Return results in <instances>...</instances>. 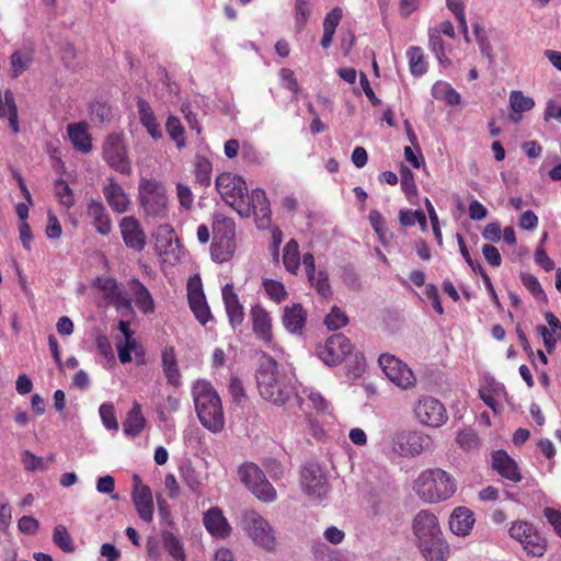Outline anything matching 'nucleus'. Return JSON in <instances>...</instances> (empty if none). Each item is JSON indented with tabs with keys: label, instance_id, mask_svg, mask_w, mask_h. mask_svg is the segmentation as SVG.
<instances>
[{
	"label": "nucleus",
	"instance_id": "obj_20",
	"mask_svg": "<svg viewBox=\"0 0 561 561\" xmlns=\"http://www.w3.org/2000/svg\"><path fill=\"white\" fill-rule=\"evenodd\" d=\"M121 234L125 245L140 252L147 244V238L138 219L133 216L124 217L119 222Z\"/></svg>",
	"mask_w": 561,
	"mask_h": 561
},
{
	"label": "nucleus",
	"instance_id": "obj_5",
	"mask_svg": "<svg viewBox=\"0 0 561 561\" xmlns=\"http://www.w3.org/2000/svg\"><path fill=\"white\" fill-rule=\"evenodd\" d=\"M238 525L254 546L268 552L276 549L278 545L276 533L271 523L257 511L252 508L242 511Z\"/></svg>",
	"mask_w": 561,
	"mask_h": 561
},
{
	"label": "nucleus",
	"instance_id": "obj_17",
	"mask_svg": "<svg viewBox=\"0 0 561 561\" xmlns=\"http://www.w3.org/2000/svg\"><path fill=\"white\" fill-rule=\"evenodd\" d=\"M131 480V501L137 514L141 520L150 523L154 512L152 491L147 484L142 483L139 474L135 473Z\"/></svg>",
	"mask_w": 561,
	"mask_h": 561
},
{
	"label": "nucleus",
	"instance_id": "obj_14",
	"mask_svg": "<svg viewBox=\"0 0 561 561\" xmlns=\"http://www.w3.org/2000/svg\"><path fill=\"white\" fill-rule=\"evenodd\" d=\"M431 447V437L421 432H402L392 438V449L401 457H415Z\"/></svg>",
	"mask_w": 561,
	"mask_h": 561
},
{
	"label": "nucleus",
	"instance_id": "obj_61",
	"mask_svg": "<svg viewBox=\"0 0 561 561\" xmlns=\"http://www.w3.org/2000/svg\"><path fill=\"white\" fill-rule=\"evenodd\" d=\"M114 489H115V479L112 476L107 474V476H104V477H101L98 479V481H96L98 492L103 493V494H112V499L117 500L118 495L113 494Z\"/></svg>",
	"mask_w": 561,
	"mask_h": 561
},
{
	"label": "nucleus",
	"instance_id": "obj_48",
	"mask_svg": "<svg viewBox=\"0 0 561 561\" xmlns=\"http://www.w3.org/2000/svg\"><path fill=\"white\" fill-rule=\"evenodd\" d=\"M263 287H264L266 295L277 304L285 300L288 296L284 284L278 280L264 279Z\"/></svg>",
	"mask_w": 561,
	"mask_h": 561
},
{
	"label": "nucleus",
	"instance_id": "obj_53",
	"mask_svg": "<svg viewBox=\"0 0 561 561\" xmlns=\"http://www.w3.org/2000/svg\"><path fill=\"white\" fill-rule=\"evenodd\" d=\"M456 442L463 450L467 451L477 449L480 444L477 433L471 428L460 431L456 437Z\"/></svg>",
	"mask_w": 561,
	"mask_h": 561
},
{
	"label": "nucleus",
	"instance_id": "obj_56",
	"mask_svg": "<svg viewBox=\"0 0 561 561\" xmlns=\"http://www.w3.org/2000/svg\"><path fill=\"white\" fill-rule=\"evenodd\" d=\"M91 118L98 123H106L111 119V107L106 103L95 102L90 106Z\"/></svg>",
	"mask_w": 561,
	"mask_h": 561
},
{
	"label": "nucleus",
	"instance_id": "obj_6",
	"mask_svg": "<svg viewBox=\"0 0 561 561\" xmlns=\"http://www.w3.org/2000/svg\"><path fill=\"white\" fill-rule=\"evenodd\" d=\"M138 198L144 213L154 219H165L169 213V197L165 186L156 179L141 178Z\"/></svg>",
	"mask_w": 561,
	"mask_h": 561
},
{
	"label": "nucleus",
	"instance_id": "obj_37",
	"mask_svg": "<svg viewBox=\"0 0 561 561\" xmlns=\"http://www.w3.org/2000/svg\"><path fill=\"white\" fill-rule=\"evenodd\" d=\"M236 242L234 240L213 239L211 244V259L218 263L228 262L234 254Z\"/></svg>",
	"mask_w": 561,
	"mask_h": 561
},
{
	"label": "nucleus",
	"instance_id": "obj_32",
	"mask_svg": "<svg viewBox=\"0 0 561 561\" xmlns=\"http://www.w3.org/2000/svg\"><path fill=\"white\" fill-rule=\"evenodd\" d=\"M138 114L141 125L146 128L147 133L156 140L162 138V131L157 117L150 106L145 100H138Z\"/></svg>",
	"mask_w": 561,
	"mask_h": 561
},
{
	"label": "nucleus",
	"instance_id": "obj_63",
	"mask_svg": "<svg viewBox=\"0 0 561 561\" xmlns=\"http://www.w3.org/2000/svg\"><path fill=\"white\" fill-rule=\"evenodd\" d=\"M11 68L13 77H19L23 71L26 70L28 59L25 58L21 51H14L11 55Z\"/></svg>",
	"mask_w": 561,
	"mask_h": 561
},
{
	"label": "nucleus",
	"instance_id": "obj_7",
	"mask_svg": "<svg viewBox=\"0 0 561 561\" xmlns=\"http://www.w3.org/2000/svg\"><path fill=\"white\" fill-rule=\"evenodd\" d=\"M240 481L261 502L273 503L277 499L276 489L266 479L263 470L254 462H244L238 469Z\"/></svg>",
	"mask_w": 561,
	"mask_h": 561
},
{
	"label": "nucleus",
	"instance_id": "obj_45",
	"mask_svg": "<svg viewBox=\"0 0 561 561\" xmlns=\"http://www.w3.org/2000/svg\"><path fill=\"white\" fill-rule=\"evenodd\" d=\"M307 278L321 297L329 298L332 296V289L329 284V275L325 270L316 271L313 274L307 275Z\"/></svg>",
	"mask_w": 561,
	"mask_h": 561
},
{
	"label": "nucleus",
	"instance_id": "obj_42",
	"mask_svg": "<svg viewBox=\"0 0 561 561\" xmlns=\"http://www.w3.org/2000/svg\"><path fill=\"white\" fill-rule=\"evenodd\" d=\"M432 94L437 100H444L449 105L460 103V94L447 82L438 81L432 88Z\"/></svg>",
	"mask_w": 561,
	"mask_h": 561
},
{
	"label": "nucleus",
	"instance_id": "obj_54",
	"mask_svg": "<svg viewBox=\"0 0 561 561\" xmlns=\"http://www.w3.org/2000/svg\"><path fill=\"white\" fill-rule=\"evenodd\" d=\"M346 314L337 307H333L331 312L327 316L324 323L329 330H339L347 324Z\"/></svg>",
	"mask_w": 561,
	"mask_h": 561
},
{
	"label": "nucleus",
	"instance_id": "obj_41",
	"mask_svg": "<svg viewBox=\"0 0 561 561\" xmlns=\"http://www.w3.org/2000/svg\"><path fill=\"white\" fill-rule=\"evenodd\" d=\"M162 543L174 561H186L183 543L173 533L163 531Z\"/></svg>",
	"mask_w": 561,
	"mask_h": 561
},
{
	"label": "nucleus",
	"instance_id": "obj_19",
	"mask_svg": "<svg viewBox=\"0 0 561 561\" xmlns=\"http://www.w3.org/2000/svg\"><path fill=\"white\" fill-rule=\"evenodd\" d=\"M187 299L195 318L205 325L211 319V312L198 275H194L187 282Z\"/></svg>",
	"mask_w": 561,
	"mask_h": 561
},
{
	"label": "nucleus",
	"instance_id": "obj_8",
	"mask_svg": "<svg viewBox=\"0 0 561 561\" xmlns=\"http://www.w3.org/2000/svg\"><path fill=\"white\" fill-rule=\"evenodd\" d=\"M237 213L248 218L254 216L259 229H267L272 222V211L270 201L262 188H254L247 192L244 199L238 206Z\"/></svg>",
	"mask_w": 561,
	"mask_h": 561
},
{
	"label": "nucleus",
	"instance_id": "obj_35",
	"mask_svg": "<svg viewBox=\"0 0 561 561\" xmlns=\"http://www.w3.org/2000/svg\"><path fill=\"white\" fill-rule=\"evenodd\" d=\"M131 289L135 297V304L138 309L144 313H152L154 311V301L147 287L139 280L135 279L133 280Z\"/></svg>",
	"mask_w": 561,
	"mask_h": 561
},
{
	"label": "nucleus",
	"instance_id": "obj_3",
	"mask_svg": "<svg viewBox=\"0 0 561 561\" xmlns=\"http://www.w3.org/2000/svg\"><path fill=\"white\" fill-rule=\"evenodd\" d=\"M192 396L201 424L213 433L220 432L225 425V416L221 400L211 383L197 380L192 386Z\"/></svg>",
	"mask_w": 561,
	"mask_h": 561
},
{
	"label": "nucleus",
	"instance_id": "obj_57",
	"mask_svg": "<svg viewBox=\"0 0 561 561\" xmlns=\"http://www.w3.org/2000/svg\"><path fill=\"white\" fill-rule=\"evenodd\" d=\"M21 461L27 471L46 470L43 458L30 450H24L21 454Z\"/></svg>",
	"mask_w": 561,
	"mask_h": 561
},
{
	"label": "nucleus",
	"instance_id": "obj_15",
	"mask_svg": "<svg viewBox=\"0 0 561 561\" xmlns=\"http://www.w3.org/2000/svg\"><path fill=\"white\" fill-rule=\"evenodd\" d=\"M414 413L420 423L439 427L447 421L444 404L433 397H422L414 408Z\"/></svg>",
	"mask_w": 561,
	"mask_h": 561
},
{
	"label": "nucleus",
	"instance_id": "obj_58",
	"mask_svg": "<svg viewBox=\"0 0 561 561\" xmlns=\"http://www.w3.org/2000/svg\"><path fill=\"white\" fill-rule=\"evenodd\" d=\"M542 514L558 537L561 538V510L556 507H545Z\"/></svg>",
	"mask_w": 561,
	"mask_h": 561
},
{
	"label": "nucleus",
	"instance_id": "obj_36",
	"mask_svg": "<svg viewBox=\"0 0 561 561\" xmlns=\"http://www.w3.org/2000/svg\"><path fill=\"white\" fill-rule=\"evenodd\" d=\"M145 426V417L141 413V407L138 402H134L133 409L128 412L123 424L126 435L135 437L140 434Z\"/></svg>",
	"mask_w": 561,
	"mask_h": 561
},
{
	"label": "nucleus",
	"instance_id": "obj_29",
	"mask_svg": "<svg viewBox=\"0 0 561 561\" xmlns=\"http://www.w3.org/2000/svg\"><path fill=\"white\" fill-rule=\"evenodd\" d=\"M473 523L472 512L461 506L453 511L449 518V528L457 536H466L471 530Z\"/></svg>",
	"mask_w": 561,
	"mask_h": 561
},
{
	"label": "nucleus",
	"instance_id": "obj_50",
	"mask_svg": "<svg viewBox=\"0 0 561 561\" xmlns=\"http://www.w3.org/2000/svg\"><path fill=\"white\" fill-rule=\"evenodd\" d=\"M346 374L351 379L359 378L366 370V360L363 354H354L345 365Z\"/></svg>",
	"mask_w": 561,
	"mask_h": 561
},
{
	"label": "nucleus",
	"instance_id": "obj_59",
	"mask_svg": "<svg viewBox=\"0 0 561 561\" xmlns=\"http://www.w3.org/2000/svg\"><path fill=\"white\" fill-rule=\"evenodd\" d=\"M55 191L62 205L66 207H71L73 205L75 201L72 197V191L65 181H57L55 184Z\"/></svg>",
	"mask_w": 561,
	"mask_h": 561
},
{
	"label": "nucleus",
	"instance_id": "obj_30",
	"mask_svg": "<svg viewBox=\"0 0 561 561\" xmlns=\"http://www.w3.org/2000/svg\"><path fill=\"white\" fill-rule=\"evenodd\" d=\"M545 318L549 328L539 325L537 330L542 336L547 351L551 352L557 342L561 340V322L552 312H546Z\"/></svg>",
	"mask_w": 561,
	"mask_h": 561
},
{
	"label": "nucleus",
	"instance_id": "obj_60",
	"mask_svg": "<svg viewBox=\"0 0 561 561\" xmlns=\"http://www.w3.org/2000/svg\"><path fill=\"white\" fill-rule=\"evenodd\" d=\"M279 78H280V81H282V84L284 88H286L294 94H297V92L299 90V85H298V82L295 78L293 70H290L288 68H282L279 70Z\"/></svg>",
	"mask_w": 561,
	"mask_h": 561
},
{
	"label": "nucleus",
	"instance_id": "obj_26",
	"mask_svg": "<svg viewBox=\"0 0 561 561\" xmlns=\"http://www.w3.org/2000/svg\"><path fill=\"white\" fill-rule=\"evenodd\" d=\"M307 321V312L301 304L286 306L282 316L284 328L291 334H302Z\"/></svg>",
	"mask_w": 561,
	"mask_h": 561
},
{
	"label": "nucleus",
	"instance_id": "obj_38",
	"mask_svg": "<svg viewBox=\"0 0 561 561\" xmlns=\"http://www.w3.org/2000/svg\"><path fill=\"white\" fill-rule=\"evenodd\" d=\"M174 230L170 225H161L154 234L156 248L160 253L173 252V244L179 247V241L174 239Z\"/></svg>",
	"mask_w": 561,
	"mask_h": 561
},
{
	"label": "nucleus",
	"instance_id": "obj_43",
	"mask_svg": "<svg viewBox=\"0 0 561 561\" xmlns=\"http://www.w3.org/2000/svg\"><path fill=\"white\" fill-rule=\"evenodd\" d=\"M283 263L289 273L296 274L298 271L300 265V255L296 240L291 239L286 243L284 248Z\"/></svg>",
	"mask_w": 561,
	"mask_h": 561
},
{
	"label": "nucleus",
	"instance_id": "obj_47",
	"mask_svg": "<svg viewBox=\"0 0 561 561\" xmlns=\"http://www.w3.org/2000/svg\"><path fill=\"white\" fill-rule=\"evenodd\" d=\"M54 543L64 552L71 553L75 551L73 540L64 525H57L53 531Z\"/></svg>",
	"mask_w": 561,
	"mask_h": 561
},
{
	"label": "nucleus",
	"instance_id": "obj_33",
	"mask_svg": "<svg viewBox=\"0 0 561 561\" xmlns=\"http://www.w3.org/2000/svg\"><path fill=\"white\" fill-rule=\"evenodd\" d=\"M506 396L505 388L502 383L491 380L479 389L480 399L491 408L494 413L500 411V400Z\"/></svg>",
	"mask_w": 561,
	"mask_h": 561
},
{
	"label": "nucleus",
	"instance_id": "obj_31",
	"mask_svg": "<svg viewBox=\"0 0 561 561\" xmlns=\"http://www.w3.org/2000/svg\"><path fill=\"white\" fill-rule=\"evenodd\" d=\"M88 215L92 218L93 226L99 233L107 236L111 232L112 222L101 202L94 199L90 201L88 204Z\"/></svg>",
	"mask_w": 561,
	"mask_h": 561
},
{
	"label": "nucleus",
	"instance_id": "obj_52",
	"mask_svg": "<svg viewBox=\"0 0 561 561\" xmlns=\"http://www.w3.org/2000/svg\"><path fill=\"white\" fill-rule=\"evenodd\" d=\"M310 16L309 0H295V21L298 32H301Z\"/></svg>",
	"mask_w": 561,
	"mask_h": 561
},
{
	"label": "nucleus",
	"instance_id": "obj_13",
	"mask_svg": "<svg viewBox=\"0 0 561 561\" xmlns=\"http://www.w3.org/2000/svg\"><path fill=\"white\" fill-rule=\"evenodd\" d=\"M378 363L386 376L399 388L411 389L416 383V377L411 368L390 354H382L378 358Z\"/></svg>",
	"mask_w": 561,
	"mask_h": 561
},
{
	"label": "nucleus",
	"instance_id": "obj_12",
	"mask_svg": "<svg viewBox=\"0 0 561 561\" xmlns=\"http://www.w3.org/2000/svg\"><path fill=\"white\" fill-rule=\"evenodd\" d=\"M215 185L224 202L237 211L248 192L244 179L231 172H224L216 178Z\"/></svg>",
	"mask_w": 561,
	"mask_h": 561
},
{
	"label": "nucleus",
	"instance_id": "obj_49",
	"mask_svg": "<svg viewBox=\"0 0 561 561\" xmlns=\"http://www.w3.org/2000/svg\"><path fill=\"white\" fill-rule=\"evenodd\" d=\"M510 105L516 113L530 111L535 106L531 98L526 96L520 91H512L510 95Z\"/></svg>",
	"mask_w": 561,
	"mask_h": 561
},
{
	"label": "nucleus",
	"instance_id": "obj_10",
	"mask_svg": "<svg viewBox=\"0 0 561 561\" xmlns=\"http://www.w3.org/2000/svg\"><path fill=\"white\" fill-rule=\"evenodd\" d=\"M300 484L309 500L317 503L325 500L330 491L328 478L323 473L322 468L316 462L307 463L302 468Z\"/></svg>",
	"mask_w": 561,
	"mask_h": 561
},
{
	"label": "nucleus",
	"instance_id": "obj_55",
	"mask_svg": "<svg viewBox=\"0 0 561 561\" xmlns=\"http://www.w3.org/2000/svg\"><path fill=\"white\" fill-rule=\"evenodd\" d=\"M100 416L102 420L103 425L113 431L118 430V423L115 416V410L114 407L110 403H103L101 404L100 409Z\"/></svg>",
	"mask_w": 561,
	"mask_h": 561
},
{
	"label": "nucleus",
	"instance_id": "obj_25",
	"mask_svg": "<svg viewBox=\"0 0 561 561\" xmlns=\"http://www.w3.org/2000/svg\"><path fill=\"white\" fill-rule=\"evenodd\" d=\"M96 287L103 293L104 298L117 308H130V300L113 278H98Z\"/></svg>",
	"mask_w": 561,
	"mask_h": 561
},
{
	"label": "nucleus",
	"instance_id": "obj_2",
	"mask_svg": "<svg viewBox=\"0 0 561 561\" xmlns=\"http://www.w3.org/2000/svg\"><path fill=\"white\" fill-rule=\"evenodd\" d=\"M257 389L262 398L277 405L287 402L294 392L290 379L278 370L274 358L263 354L256 371Z\"/></svg>",
	"mask_w": 561,
	"mask_h": 561
},
{
	"label": "nucleus",
	"instance_id": "obj_11",
	"mask_svg": "<svg viewBox=\"0 0 561 561\" xmlns=\"http://www.w3.org/2000/svg\"><path fill=\"white\" fill-rule=\"evenodd\" d=\"M510 536L517 540L531 557H542L547 550V540L527 522H514L508 530Z\"/></svg>",
	"mask_w": 561,
	"mask_h": 561
},
{
	"label": "nucleus",
	"instance_id": "obj_44",
	"mask_svg": "<svg viewBox=\"0 0 561 561\" xmlns=\"http://www.w3.org/2000/svg\"><path fill=\"white\" fill-rule=\"evenodd\" d=\"M410 71L413 76L420 77L426 72L427 65L421 47L412 46L407 50Z\"/></svg>",
	"mask_w": 561,
	"mask_h": 561
},
{
	"label": "nucleus",
	"instance_id": "obj_51",
	"mask_svg": "<svg viewBox=\"0 0 561 561\" xmlns=\"http://www.w3.org/2000/svg\"><path fill=\"white\" fill-rule=\"evenodd\" d=\"M520 280H522L523 285L531 293V295L537 300H541V301L547 300L546 293L542 289L538 278L536 276L528 274V273H522Z\"/></svg>",
	"mask_w": 561,
	"mask_h": 561
},
{
	"label": "nucleus",
	"instance_id": "obj_28",
	"mask_svg": "<svg viewBox=\"0 0 561 561\" xmlns=\"http://www.w3.org/2000/svg\"><path fill=\"white\" fill-rule=\"evenodd\" d=\"M161 365L167 382L178 387L181 385V373L178 366L175 350L173 346H165L161 352Z\"/></svg>",
	"mask_w": 561,
	"mask_h": 561
},
{
	"label": "nucleus",
	"instance_id": "obj_39",
	"mask_svg": "<svg viewBox=\"0 0 561 561\" xmlns=\"http://www.w3.org/2000/svg\"><path fill=\"white\" fill-rule=\"evenodd\" d=\"M213 164L204 156L197 154L194 161L195 181L202 186H209L211 183Z\"/></svg>",
	"mask_w": 561,
	"mask_h": 561
},
{
	"label": "nucleus",
	"instance_id": "obj_27",
	"mask_svg": "<svg viewBox=\"0 0 561 561\" xmlns=\"http://www.w3.org/2000/svg\"><path fill=\"white\" fill-rule=\"evenodd\" d=\"M0 118L8 119L13 134L20 131L18 106L11 90L0 91Z\"/></svg>",
	"mask_w": 561,
	"mask_h": 561
},
{
	"label": "nucleus",
	"instance_id": "obj_22",
	"mask_svg": "<svg viewBox=\"0 0 561 561\" xmlns=\"http://www.w3.org/2000/svg\"><path fill=\"white\" fill-rule=\"evenodd\" d=\"M492 467L504 479L513 482L522 481L516 461L503 449L492 453Z\"/></svg>",
	"mask_w": 561,
	"mask_h": 561
},
{
	"label": "nucleus",
	"instance_id": "obj_64",
	"mask_svg": "<svg viewBox=\"0 0 561 561\" xmlns=\"http://www.w3.org/2000/svg\"><path fill=\"white\" fill-rule=\"evenodd\" d=\"M18 528L23 534L34 535L39 528V523L33 516H22L18 522Z\"/></svg>",
	"mask_w": 561,
	"mask_h": 561
},
{
	"label": "nucleus",
	"instance_id": "obj_62",
	"mask_svg": "<svg viewBox=\"0 0 561 561\" xmlns=\"http://www.w3.org/2000/svg\"><path fill=\"white\" fill-rule=\"evenodd\" d=\"M343 16V12L341 8L332 9L324 18L323 21V30L335 33V28L339 25L341 19Z\"/></svg>",
	"mask_w": 561,
	"mask_h": 561
},
{
	"label": "nucleus",
	"instance_id": "obj_34",
	"mask_svg": "<svg viewBox=\"0 0 561 561\" xmlns=\"http://www.w3.org/2000/svg\"><path fill=\"white\" fill-rule=\"evenodd\" d=\"M68 136L73 147L83 152L88 153L92 150L91 137L88 133L87 123H73L67 127Z\"/></svg>",
	"mask_w": 561,
	"mask_h": 561
},
{
	"label": "nucleus",
	"instance_id": "obj_9",
	"mask_svg": "<svg viewBox=\"0 0 561 561\" xmlns=\"http://www.w3.org/2000/svg\"><path fill=\"white\" fill-rule=\"evenodd\" d=\"M103 159L116 172L124 175L131 173V163L123 134L112 133L106 137L103 144Z\"/></svg>",
	"mask_w": 561,
	"mask_h": 561
},
{
	"label": "nucleus",
	"instance_id": "obj_1",
	"mask_svg": "<svg viewBox=\"0 0 561 561\" xmlns=\"http://www.w3.org/2000/svg\"><path fill=\"white\" fill-rule=\"evenodd\" d=\"M417 547L427 561H446L449 546L444 540L437 517L428 510L420 511L412 524Z\"/></svg>",
	"mask_w": 561,
	"mask_h": 561
},
{
	"label": "nucleus",
	"instance_id": "obj_4",
	"mask_svg": "<svg viewBox=\"0 0 561 561\" xmlns=\"http://www.w3.org/2000/svg\"><path fill=\"white\" fill-rule=\"evenodd\" d=\"M413 490L427 503L446 501L456 492L455 479L439 468L422 471L414 481Z\"/></svg>",
	"mask_w": 561,
	"mask_h": 561
},
{
	"label": "nucleus",
	"instance_id": "obj_16",
	"mask_svg": "<svg viewBox=\"0 0 561 561\" xmlns=\"http://www.w3.org/2000/svg\"><path fill=\"white\" fill-rule=\"evenodd\" d=\"M352 352L350 340L343 334H333L324 345L317 348L319 358L329 366H335L345 359Z\"/></svg>",
	"mask_w": 561,
	"mask_h": 561
},
{
	"label": "nucleus",
	"instance_id": "obj_46",
	"mask_svg": "<svg viewBox=\"0 0 561 561\" xmlns=\"http://www.w3.org/2000/svg\"><path fill=\"white\" fill-rule=\"evenodd\" d=\"M165 129L170 138L175 142L178 149L186 146L184 127L176 116L170 115L165 123Z\"/></svg>",
	"mask_w": 561,
	"mask_h": 561
},
{
	"label": "nucleus",
	"instance_id": "obj_40",
	"mask_svg": "<svg viewBox=\"0 0 561 561\" xmlns=\"http://www.w3.org/2000/svg\"><path fill=\"white\" fill-rule=\"evenodd\" d=\"M214 239L234 240L236 224L233 219L219 215L213 224Z\"/></svg>",
	"mask_w": 561,
	"mask_h": 561
},
{
	"label": "nucleus",
	"instance_id": "obj_23",
	"mask_svg": "<svg viewBox=\"0 0 561 561\" xmlns=\"http://www.w3.org/2000/svg\"><path fill=\"white\" fill-rule=\"evenodd\" d=\"M107 181V185L103 188V194L107 204L115 213H126L130 204L128 195L114 178H108Z\"/></svg>",
	"mask_w": 561,
	"mask_h": 561
},
{
	"label": "nucleus",
	"instance_id": "obj_24",
	"mask_svg": "<svg viewBox=\"0 0 561 561\" xmlns=\"http://www.w3.org/2000/svg\"><path fill=\"white\" fill-rule=\"evenodd\" d=\"M221 295L230 324L233 328L240 325L244 319V311L232 284H226L221 289Z\"/></svg>",
	"mask_w": 561,
	"mask_h": 561
},
{
	"label": "nucleus",
	"instance_id": "obj_21",
	"mask_svg": "<svg viewBox=\"0 0 561 561\" xmlns=\"http://www.w3.org/2000/svg\"><path fill=\"white\" fill-rule=\"evenodd\" d=\"M203 524L206 530L217 539H226L232 531L231 525L218 507H211L204 513Z\"/></svg>",
	"mask_w": 561,
	"mask_h": 561
},
{
	"label": "nucleus",
	"instance_id": "obj_18",
	"mask_svg": "<svg viewBox=\"0 0 561 561\" xmlns=\"http://www.w3.org/2000/svg\"><path fill=\"white\" fill-rule=\"evenodd\" d=\"M250 318L255 336L276 354L282 353V348L273 340L272 317L270 312L262 306L255 305L250 310Z\"/></svg>",
	"mask_w": 561,
	"mask_h": 561
}]
</instances>
